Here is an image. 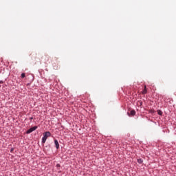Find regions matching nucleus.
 I'll return each mask as SVG.
<instances>
[{"label":"nucleus","mask_w":176,"mask_h":176,"mask_svg":"<svg viewBox=\"0 0 176 176\" xmlns=\"http://www.w3.org/2000/svg\"><path fill=\"white\" fill-rule=\"evenodd\" d=\"M50 135H52V134L49 131L44 133L42 138V144H45V142H46V140H47Z\"/></svg>","instance_id":"obj_1"},{"label":"nucleus","mask_w":176,"mask_h":176,"mask_svg":"<svg viewBox=\"0 0 176 176\" xmlns=\"http://www.w3.org/2000/svg\"><path fill=\"white\" fill-rule=\"evenodd\" d=\"M36 129H38V126H36L30 128L29 130L27 131L26 134H31V133H32V131H35Z\"/></svg>","instance_id":"obj_2"},{"label":"nucleus","mask_w":176,"mask_h":176,"mask_svg":"<svg viewBox=\"0 0 176 176\" xmlns=\"http://www.w3.org/2000/svg\"><path fill=\"white\" fill-rule=\"evenodd\" d=\"M54 144H55L56 149H58V148H60V144H58V141L57 140H54Z\"/></svg>","instance_id":"obj_3"},{"label":"nucleus","mask_w":176,"mask_h":176,"mask_svg":"<svg viewBox=\"0 0 176 176\" xmlns=\"http://www.w3.org/2000/svg\"><path fill=\"white\" fill-rule=\"evenodd\" d=\"M148 93V91L146 90V86H144V88L142 92V94H146Z\"/></svg>","instance_id":"obj_4"},{"label":"nucleus","mask_w":176,"mask_h":176,"mask_svg":"<svg viewBox=\"0 0 176 176\" xmlns=\"http://www.w3.org/2000/svg\"><path fill=\"white\" fill-rule=\"evenodd\" d=\"M137 162L139 163V164H142V163H144V160H142L141 158L138 159Z\"/></svg>","instance_id":"obj_5"},{"label":"nucleus","mask_w":176,"mask_h":176,"mask_svg":"<svg viewBox=\"0 0 176 176\" xmlns=\"http://www.w3.org/2000/svg\"><path fill=\"white\" fill-rule=\"evenodd\" d=\"M130 113H131V115L132 116H134L135 115V110H132V111H131Z\"/></svg>","instance_id":"obj_6"},{"label":"nucleus","mask_w":176,"mask_h":176,"mask_svg":"<svg viewBox=\"0 0 176 176\" xmlns=\"http://www.w3.org/2000/svg\"><path fill=\"white\" fill-rule=\"evenodd\" d=\"M21 78H22V79L25 78V73H22L21 75Z\"/></svg>","instance_id":"obj_7"},{"label":"nucleus","mask_w":176,"mask_h":176,"mask_svg":"<svg viewBox=\"0 0 176 176\" xmlns=\"http://www.w3.org/2000/svg\"><path fill=\"white\" fill-rule=\"evenodd\" d=\"M157 113H158V115H160V116L163 115V112L162 111H160V110L157 111Z\"/></svg>","instance_id":"obj_8"},{"label":"nucleus","mask_w":176,"mask_h":176,"mask_svg":"<svg viewBox=\"0 0 176 176\" xmlns=\"http://www.w3.org/2000/svg\"><path fill=\"white\" fill-rule=\"evenodd\" d=\"M56 167H60V164H58L56 165Z\"/></svg>","instance_id":"obj_9"}]
</instances>
